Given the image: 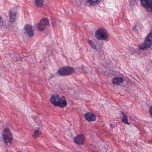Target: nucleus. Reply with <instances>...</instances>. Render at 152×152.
<instances>
[{"mask_svg":"<svg viewBox=\"0 0 152 152\" xmlns=\"http://www.w3.org/2000/svg\"><path fill=\"white\" fill-rule=\"evenodd\" d=\"M50 101L54 106L61 108L65 107L67 104V102L64 96H62L60 97L56 94H54L51 96Z\"/></svg>","mask_w":152,"mask_h":152,"instance_id":"obj_1","label":"nucleus"},{"mask_svg":"<svg viewBox=\"0 0 152 152\" xmlns=\"http://www.w3.org/2000/svg\"><path fill=\"white\" fill-rule=\"evenodd\" d=\"M2 139L6 144L8 147L11 145L12 140V134L10 130L7 128H5L2 133Z\"/></svg>","mask_w":152,"mask_h":152,"instance_id":"obj_2","label":"nucleus"},{"mask_svg":"<svg viewBox=\"0 0 152 152\" xmlns=\"http://www.w3.org/2000/svg\"><path fill=\"white\" fill-rule=\"evenodd\" d=\"M152 44V32H150L147 35L144 42L139 45V49L141 50L146 49L150 47Z\"/></svg>","mask_w":152,"mask_h":152,"instance_id":"obj_3","label":"nucleus"},{"mask_svg":"<svg viewBox=\"0 0 152 152\" xmlns=\"http://www.w3.org/2000/svg\"><path fill=\"white\" fill-rule=\"evenodd\" d=\"M74 71L72 67L67 66L60 68L57 71V74L61 76H67L72 74Z\"/></svg>","mask_w":152,"mask_h":152,"instance_id":"obj_4","label":"nucleus"},{"mask_svg":"<svg viewBox=\"0 0 152 152\" xmlns=\"http://www.w3.org/2000/svg\"><path fill=\"white\" fill-rule=\"evenodd\" d=\"M96 38L99 40L108 41V35L106 30L103 28L98 29L95 32Z\"/></svg>","mask_w":152,"mask_h":152,"instance_id":"obj_5","label":"nucleus"},{"mask_svg":"<svg viewBox=\"0 0 152 152\" xmlns=\"http://www.w3.org/2000/svg\"><path fill=\"white\" fill-rule=\"evenodd\" d=\"M140 2L148 12H152V0H140Z\"/></svg>","mask_w":152,"mask_h":152,"instance_id":"obj_6","label":"nucleus"},{"mask_svg":"<svg viewBox=\"0 0 152 152\" xmlns=\"http://www.w3.org/2000/svg\"><path fill=\"white\" fill-rule=\"evenodd\" d=\"M84 139L85 137L83 135L79 134L74 137V140L77 145H82L84 143Z\"/></svg>","mask_w":152,"mask_h":152,"instance_id":"obj_7","label":"nucleus"},{"mask_svg":"<svg viewBox=\"0 0 152 152\" xmlns=\"http://www.w3.org/2000/svg\"><path fill=\"white\" fill-rule=\"evenodd\" d=\"M84 116L88 122L94 121L96 119L95 115L91 113H86L84 115Z\"/></svg>","mask_w":152,"mask_h":152,"instance_id":"obj_8","label":"nucleus"},{"mask_svg":"<svg viewBox=\"0 0 152 152\" xmlns=\"http://www.w3.org/2000/svg\"><path fill=\"white\" fill-rule=\"evenodd\" d=\"M17 12L16 10L12 9L9 12V15L10 18V20L11 23H13L15 20L16 18Z\"/></svg>","mask_w":152,"mask_h":152,"instance_id":"obj_9","label":"nucleus"},{"mask_svg":"<svg viewBox=\"0 0 152 152\" xmlns=\"http://www.w3.org/2000/svg\"><path fill=\"white\" fill-rule=\"evenodd\" d=\"M25 30L26 31V33L28 34L30 37H32L34 35L33 30L32 27L28 24H27L25 26Z\"/></svg>","mask_w":152,"mask_h":152,"instance_id":"obj_10","label":"nucleus"},{"mask_svg":"<svg viewBox=\"0 0 152 152\" xmlns=\"http://www.w3.org/2000/svg\"><path fill=\"white\" fill-rule=\"evenodd\" d=\"M123 78L121 77H117L113 78V83L115 85H119L121 83H123Z\"/></svg>","mask_w":152,"mask_h":152,"instance_id":"obj_11","label":"nucleus"},{"mask_svg":"<svg viewBox=\"0 0 152 152\" xmlns=\"http://www.w3.org/2000/svg\"><path fill=\"white\" fill-rule=\"evenodd\" d=\"M101 0H87V2L90 5L95 6L99 4Z\"/></svg>","mask_w":152,"mask_h":152,"instance_id":"obj_12","label":"nucleus"},{"mask_svg":"<svg viewBox=\"0 0 152 152\" xmlns=\"http://www.w3.org/2000/svg\"><path fill=\"white\" fill-rule=\"evenodd\" d=\"M120 116H121V114L123 115V119L122 120V121L125 124L129 125L130 123L128 121L127 116L125 115L122 111H120Z\"/></svg>","mask_w":152,"mask_h":152,"instance_id":"obj_13","label":"nucleus"},{"mask_svg":"<svg viewBox=\"0 0 152 152\" xmlns=\"http://www.w3.org/2000/svg\"><path fill=\"white\" fill-rule=\"evenodd\" d=\"M39 23L40 25L45 26H48L49 25V23L48 19L45 18H43L42 19Z\"/></svg>","mask_w":152,"mask_h":152,"instance_id":"obj_14","label":"nucleus"},{"mask_svg":"<svg viewBox=\"0 0 152 152\" xmlns=\"http://www.w3.org/2000/svg\"><path fill=\"white\" fill-rule=\"evenodd\" d=\"M88 42L89 44L91 46L92 49L94 50H96V45L91 40H88Z\"/></svg>","mask_w":152,"mask_h":152,"instance_id":"obj_15","label":"nucleus"},{"mask_svg":"<svg viewBox=\"0 0 152 152\" xmlns=\"http://www.w3.org/2000/svg\"><path fill=\"white\" fill-rule=\"evenodd\" d=\"M45 28V26L40 25V24L39 23V31H42L44 30Z\"/></svg>","mask_w":152,"mask_h":152,"instance_id":"obj_16","label":"nucleus"},{"mask_svg":"<svg viewBox=\"0 0 152 152\" xmlns=\"http://www.w3.org/2000/svg\"><path fill=\"white\" fill-rule=\"evenodd\" d=\"M38 130H35L32 136L35 139L37 138L38 137Z\"/></svg>","mask_w":152,"mask_h":152,"instance_id":"obj_17","label":"nucleus"},{"mask_svg":"<svg viewBox=\"0 0 152 152\" xmlns=\"http://www.w3.org/2000/svg\"><path fill=\"white\" fill-rule=\"evenodd\" d=\"M149 111L151 117L152 118V106L149 107Z\"/></svg>","mask_w":152,"mask_h":152,"instance_id":"obj_18","label":"nucleus"},{"mask_svg":"<svg viewBox=\"0 0 152 152\" xmlns=\"http://www.w3.org/2000/svg\"><path fill=\"white\" fill-rule=\"evenodd\" d=\"M38 0H36L35 4L36 7H38V3L37 2V1Z\"/></svg>","mask_w":152,"mask_h":152,"instance_id":"obj_19","label":"nucleus"},{"mask_svg":"<svg viewBox=\"0 0 152 152\" xmlns=\"http://www.w3.org/2000/svg\"><path fill=\"white\" fill-rule=\"evenodd\" d=\"M114 125H113V124H111L110 125V126L111 127H113V128H114Z\"/></svg>","mask_w":152,"mask_h":152,"instance_id":"obj_20","label":"nucleus"},{"mask_svg":"<svg viewBox=\"0 0 152 152\" xmlns=\"http://www.w3.org/2000/svg\"><path fill=\"white\" fill-rule=\"evenodd\" d=\"M3 18L2 17L0 16V21H1V20Z\"/></svg>","mask_w":152,"mask_h":152,"instance_id":"obj_21","label":"nucleus"},{"mask_svg":"<svg viewBox=\"0 0 152 152\" xmlns=\"http://www.w3.org/2000/svg\"><path fill=\"white\" fill-rule=\"evenodd\" d=\"M81 68H82V69H83H83H84L83 68V67H82V66H81Z\"/></svg>","mask_w":152,"mask_h":152,"instance_id":"obj_22","label":"nucleus"},{"mask_svg":"<svg viewBox=\"0 0 152 152\" xmlns=\"http://www.w3.org/2000/svg\"><path fill=\"white\" fill-rule=\"evenodd\" d=\"M40 133V132H39V133H38L39 135V134Z\"/></svg>","mask_w":152,"mask_h":152,"instance_id":"obj_23","label":"nucleus"},{"mask_svg":"<svg viewBox=\"0 0 152 152\" xmlns=\"http://www.w3.org/2000/svg\"><path fill=\"white\" fill-rule=\"evenodd\" d=\"M21 152L20 151H18V152Z\"/></svg>","mask_w":152,"mask_h":152,"instance_id":"obj_24","label":"nucleus"}]
</instances>
